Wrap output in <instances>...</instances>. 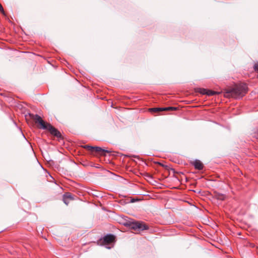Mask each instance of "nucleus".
Returning a JSON list of instances; mask_svg holds the SVG:
<instances>
[{
	"label": "nucleus",
	"instance_id": "nucleus-1",
	"mask_svg": "<svg viewBox=\"0 0 258 258\" xmlns=\"http://www.w3.org/2000/svg\"><path fill=\"white\" fill-rule=\"evenodd\" d=\"M29 116L35 121L36 123L39 124V128L48 130L52 135L58 138L61 137V134L57 129L50 123L45 122L38 115L30 113Z\"/></svg>",
	"mask_w": 258,
	"mask_h": 258
},
{
	"label": "nucleus",
	"instance_id": "nucleus-2",
	"mask_svg": "<svg viewBox=\"0 0 258 258\" xmlns=\"http://www.w3.org/2000/svg\"><path fill=\"white\" fill-rule=\"evenodd\" d=\"M248 88L245 84H240L235 86L231 89L230 93L231 95L236 98H240L242 97L247 93Z\"/></svg>",
	"mask_w": 258,
	"mask_h": 258
},
{
	"label": "nucleus",
	"instance_id": "nucleus-3",
	"mask_svg": "<svg viewBox=\"0 0 258 258\" xmlns=\"http://www.w3.org/2000/svg\"><path fill=\"white\" fill-rule=\"evenodd\" d=\"M130 227L131 229L134 230L137 232L147 229L148 228L147 225L143 222H132L130 224Z\"/></svg>",
	"mask_w": 258,
	"mask_h": 258
},
{
	"label": "nucleus",
	"instance_id": "nucleus-4",
	"mask_svg": "<svg viewBox=\"0 0 258 258\" xmlns=\"http://www.w3.org/2000/svg\"><path fill=\"white\" fill-rule=\"evenodd\" d=\"M115 240V236L112 234H108L105 236L102 239L100 240L101 244L106 245L112 243Z\"/></svg>",
	"mask_w": 258,
	"mask_h": 258
},
{
	"label": "nucleus",
	"instance_id": "nucleus-5",
	"mask_svg": "<svg viewBox=\"0 0 258 258\" xmlns=\"http://www.w3.org/2000/svg\"><path fill=\"white\" fill-rule=\"evenodd\" d=\"M84 148L92 152H95L96 153L100 152H108L107 151L99 147H93L89 145H85Z\"/></svg>",
	"mask_w": 258,
	"mask_h": 258
},
{
	"label": "nucleus",
	"instance_id": "nucleus-6",
	"mask_svg": "<svg viewBox=\"0 0 258 258\" xmlns=\"http://www.w3.org/2000/svg\"><path fill=\"white\" fill-rule=\"evenodd\" d=\"M177 109L175 107H167L164 108H152L150 110L154 112H159L161 111H174Z\"/></svg>",
	"mask_w": 258,
	"mask_h": 258
},
{
	"label": "nucleus",
	"instance_id": "nucleus-7",
	"mask_svg": "<svg viewBox=\"0 0 258 258\" xmlns=\"http://www.w3.org/2000/svg\"><path fill=\"white\" fill-rule=\"evenodd\" d=\"M67 198L70 201H73L75 199L74 196L70 192H66L63 195L62 201L63 202H66Z\"/></svg>",
	"mask_w": 258,
	"mask_h": 258
},
{
	"label": "nucleus",
	"instance_id": "nucleus-8",
	"mask_svg": "<svg viewBox=\"0 0 258 258\" xmlns=\"http://www.w3.org/2000/svg\"><path fill=\"white\" fill-rule=\"evenodd\" d=\"M193 165L195 168L198 170H202L203 168L202 163L199 160H196L194 162Z\"/></svg>",
	"mask_w": 258,
	"mask_h": 258
},
{
	"label": "nucleus",
	"instance_id": "nucleus-9",
	"mask_svg": "<svg viewBox=\"0 0 258 258\" xmlns=\"http://www.w3.org/2000/svg\"><path fill=\"white\" fill-rule=\"evenodd\" d=\"M216 197L217 199L221 201L224 200L225 199V196L224 195L219 194L216 195Z\"/></svg>",
	"mask_w": 258,
	"mask_h": 258
},
{
	"label": "nucleus",
	"instance_id": "nucleus-10",
	"mask_svg": "<svg viewBox=\"0 0 258 258\" xmlns=\"http://www.w3.org/2000/svg\"><path fill=\"white\" fill-rule=\"evenodd\" d=\"M216 94H217V93L215 91L208 90L207 95L208 96H212Z\"/></svg>",
	"mask_w": 258,
	"mask_h": 258
},
{
	"label": "nucleus",
	"instance_id": "nucleus-11",
	"mask_svg": "<svg viewBox=\"0 0 258 258\" xmlns=\"http://www.w3.org/2000/svg\"><path fill=\"white\" fill-rule=\"evenodd\" d=\"M253 137L255 138L256 139H258V128L257 130L253 133Z\"/></svg>",
	"mask_w": 258,
	"mask_h": 258
},
{
	"label": "nucleus",
	"instance_id": "nucleus-12",
	"mask_svg": "<svg viewBox=\"0 0 258 258\" xmlns=\"http://www.w3.org/2000/svg\"><path fill=\"white\" fill-rule=\"evenodd\" d=\"M207 89H201V93L203 94H207Z\"/></svg>",
	"mask_w": 258,
	"mask_h": 258
},
{
	"label": "nucleus",
	"instance_id": "nucleus-13",
	"mask_svg": "<svg viewBox=\"0 0 258 258\" xmlns=\"http://www.w3.org/2000/svg\"><path fill=\"white\" fill-rule=\"evenodd\" d=\"M0 11L2 13H4V10L2 6V5L0 4Z\"/></svg>",
	"mask_w": 258,
	"mask_h": 258
},
{
	"label": "nucleus",
	"instance_id": "nucleus-14",
	"mask_svg": "<svg viewBox=\"0 0 258 258\" xmlns=\"http://www.w3.org/2000/svg\"><path fill=\"white\" fill-rule=\"evenodd\" d=\"M254 68L255 71H258V62L255 64Z\"/></svg>",
	"mask_w": 258,
	"mask_h": 258
},
{
	"label": "nucleus",
	"instance_id": "nucleus-15",
	"mask_svg": "<svg viewBox=\"0 0 258 258\" xmlns=\"http://www.w3.org/2000/svg\"><path fill=\"white\" fill-rule=\"evenodd\" d=\"M70 201L68 198H67V199H66V202H63V203H64L66 205H68V204H69V203H70Z\"/></svg>",
	"mask_w": 258,
	"mask_h": 258
},
{
	"label": "nucleus",
	"instance_id": "nucleus-16",
	"mask_svg": "<svg viewBox=\"0 0 258 258\" xmlns=\"http://www.w3.org/2000/svg\"><path fill=\"white\" fill-rule=\"evenodd\" d=\"M106 247H107V248H110V247H107V246H106Z\"/></svg>",
	"mask_w": 258,
	"mask_h": 258
}]
</instances>
